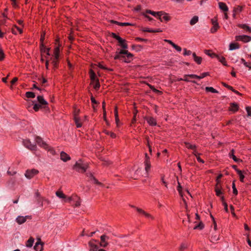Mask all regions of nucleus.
<instances>
[{
	"instance_id": "nucleus-1",
	"label": "nucleus",
	"mask_w": 251,
	"mask_h": 251,
	"mask_svg": "<svg viewBox=\"0 0 251 251\" xmlns=\"http://www.w3.org/2000/svg\"><path fill=\"white\" fill-rule=\"evenodd\" d=\"M114 59H122L125 62L129 63L132 60L133 54L127 50H121L116 52Z\"/></svg>"
},
{
	"instance_id": "nucleus-2",
	"label": "nucleus",
	"mask_w": 251,
	"mask_h": 251,
	"mask_svg": "<svg viewBox=\"0 0 251 251\" xmlns=\"http://www.w3.org/2000/svg\"><path fill=\"white\" fill-rule=\"evenodd\" d=\"M88 167V165L87 164L83 163L82 160L80 159L75 162L73 167V169L78 172L84 173Z\"/></svg>"
},
{
	"instance_id": "nucleus-3",
	"label": "nucleus",
	"mask_w": 251,
	"mask_h": 251,
	"mask_svg": "<svg viewBox=\"0 0 251 251\" xmlns=\"http://www.w3.org/2000/svg\"><path fill=\"white\" fill-rule=\"evenodd\" d=\"M35 141H36V142L37 143V144L39 146H40V147H43L44 149H45L46 150H48V151H50V153L52 154H53V155L55 154V151H54V150L52 148H50L47 145V144L42 140V139L41 137H40L39 136H37L35 138Z\"/></svg>"
},
{
	"instance_id": "nucleus-4",
	"label": "nucleus",
	"mask_w": 251,
	"mask_h": 251,
	"mask_svg": "<svg viewBox=\"0 0 251 251\" xmlns=\"http://www.w3.org/2000/svg\"><path fill=\"white\" fill-rule=\"evenodd\" d=\"M39 171L35 169L30 170H27L25 174V176L28 179H31L35 175L38 174Z\"/></svg>"
},
{
	"instance_id": "nucleus-5",
	"label": "nucleus",
	"mask_w": 251,
	"mask_h": 251,
	"mask_svg": "<svg viewBox=\"0 0 251 251\" xmlns=\"http://www.w3.org/2000/svg\"><path fill=\"white\" fill-rule=\"evenodd\" d=\"M23 145L27 149L31 151L36 150L37 147L36 145L31 144L30 141L29 139H25L23 140Z\"/></svg>"
},
{
	"instance_id": "nucleus-6",
	"label": "nucleus",
	"mask_w": 251,
	"mask_h": 251,
	"mask_svg": "<svg viewBox=\"0 0 251 251\" xmlns=\"http://www.w3.org/2000/svg\"><path fill=\"white\" fill-rule=\"evenodd\" d=\"M31 216L30 215L25 216H18L16 219V221L19 225H22L25 223L27 219H31Z\"/></svg>"
},
{
	"instance_id": "nucleus-7",
	"label": "nucleus",
	"mask_w": 251,
	"mask_h": 251,
	"mask_svg": "<svg viewBox=\"0 0 251 251\" xmlns=\"http://www.w3.org/2000/svg\"><path fill=\"white\" fill-rule=\"evenodd\" d=\"M236 41H241L244 43H248L251 41V36L243 35H238L235 36Z\"/></svg>"
},
{
	"instance_id": "nucleus-8",
	"label": "nucleus",
	"mask_w": 251,
	"mask_h": 251,
	"mask_svg": "<svg viewBox=\"0 0 251 251\" xmlns=\"http://www.w3.org/2000/svg\"><path fill=\"white\" fill-rule=\"evenodd\" d=\"M109 239V237L104 234L100 236V246L102 247L105 248L108 245V243L106 241V240Z\"/></svg>"
},
{
	"instance_id": "nucleus-9",
	"label": "nucleus",
	"mask_w": 251,
	"mask_h": 251,
	"mask_svg": "<svg viewBox=\"0 0 251 251\" xmlns=\"http://www.w3.org/2000/svg\"><path fill=\"white\" fill-rule=\"evenodd\" d=\"M43 244L44 243L41 241V239L38 238V241L34 246V250H35L36 251H42L43 249Z\"/></svg>"
},
{
	"instance_id": "nucleus-10",
	"label": "nucleus",
	"mask_w": 251,
	"mask_h": 251,
	"mask_svg": "<svg viewBox=\"0 0 251 251\" xmlns=\"http://www.w3.org/2000/svg\"><path fill=\"white\" fill-rule=\"evenodd\" d=\"M220 181H218L215 187V191L216 194L217 196L220 197L222 194L223 192L221 191V186L220 185Z\"/></svg>"
},
{
	"instance_id": "nucleus-11",
	"label": "nucleus",
	"mask_w": 251,
	"mask_h": 251,
	"mask_svg": "<svg viewBox=\"0 0 251 251\" xmlns=\"http://www.w3.org/2000/svg\"><path fill=\"white\" fill-rule=\"evenodd\" d=\"M60 159L64 162H67L71 159L70 156L64 151L60 152Z\"/></svg>"
},
{
	"instance_id": "nucleus-12",
	"label": "nucleus",
	"mask_w": 251,
	"mask_h": 251,
	"mask_svg": "<svg viewBox=\"0 0 251 251\" xmlns=\"http://www.w3.org/2000/svg\"><path fill=\"white\" fill-rule=\"evenodd\" d=\"M38 104H41V106L48 105V102L44 99L42 96H38L37 97Z\"/></svg>"
},
{
	"instance_id": "nucleus-13",
	"label": "nucleus",
	"mask_w": 251,
	"mask_h": 251,
	"mask_svg": "<svg viewBox=\"0 0 251 251\" xmlns=\"http://www.w3.org/2000/svg\"><path fill=\"white\" fill-rule=\"evenodd\" d=\"M117 41L119 43V45L124 49H126L127 48L128 46L127 44L126 43V41L125 39H123L121 37H120L118 39Z\"/></svg>"
},
{
	"instance_id": "nucleus-14",
	"label": "nucleus",
	"mask_w": 251,
	"mask_h": 251,
	"mask_svg": "<svg viewBox=\"0 0 251 251\" xmlns=\"http://www.w3.org/2000/svg\"><path fill=\"white\" fill-rule=\"evenodd\" d=\"M145 119L150 126H154L156 125V120L153 117H146Z\"/></svg>"
},
{
	"instance_id": "nucleus-15",
	"label": "nucleus",
	"mask_w": 251,
	"mask_h": 251,
	"mask_svg": "<svg viewBox=\"0 0 251 251\" xmlns=\"http://www.w3.org/2000/svg\"><path fill=\"white\" fill-rule=\"evenodd\" d=\"M234 153V149H232L230 151V152L229 153V156L233 159V160L236 162H242V160L240 159L237 158L235 155Z\"/></svg>"
},
{
	"instance_id": "nucleus-16",
	"label": "nucleus",
	"mask_w": 251,
	"mask_h": 251,
	"mask_svg": "<svg viewBox=\"0 0 251 251\" xmlns=\"http://www.w3.org/2000/svg\"><path fill=\"white\" fill-rule=\"evenodd\" d=\"M74 119L76 125V126L77 128L80 127L82 126V123L81 120L79 116H77V115H75V116L74 117Z\"/></svg>"
},
{
	"instance_id": "nucleus-17",
	"label": "nucleus",
	"mask_w": 251,
	"mask_h": 251,
	"mask_svg": "<svg viewBox=\"0 0 251 251\" xmlns=\"http://www.w3.org/2000/svg\"><path fill=\"white\" fill-rule=\"evenodd\" d=\"M238 26L245 29L246 32L251 33V27L246 24H238Z\"/></svg>"
},
{
	"instance_id": "nucleus-18",
	"label": "nucleus",
	"mask_w": 251,
	"mask_h": 251,
	"mask_svg": "<svg viewBox=\"0 0 251 251\" xmlns=\"http://www.w3.org/2000/svg\"><path fill=\"white\" fill-rule=\"evenodd\" d=\"M239 109V106L238 104L235 102L230 103V107L229 108V110L233 112H235L238 111Z\"/></svg>"
},
{
	"instance_id": "nucleus-19",
	"label": "nucleus",
	"mask_w": 251,
	"mask_h": 251,
	"mask_svg": "<svg viewBox=\"0 0 251 251\" xmlns=\"http://www.w3.org/2000/svg\"><path fill=\"white\" fill-rule=\"evenodd\" d=\"M218 4L220 9L223 10L224 12H227L228 10L227 6L224 2H219Z\"/></svg>"
},
{
	"instance_id": "nucleus-20",
	"label": "nucleus",
	"mask_w": 251,
	"mask_h": 251,
	"mask_svg": "<svg viewBox=\"0 0 251 251\" xmlns=\"http://www.w3.org/2000/svg\"><path fill=\"white\" fill-rule=\"evenodd\" d=\"M88 244L90 247V251H98L99 250L98 246L93 243L91 241L89 242Z\"/></svg>"
},
{
	"instance_id": "nucleus-21",
	"label": "nucleus",
	"mask_w": 251,
	"mask_h": 251,
	"mask_svg": "<svg viewBox=\"0 0 251 251\" xmlns=\"http://www.w3.org/2000/svg\"><path fill=\"white\" fill-rule=\"evenodd\" d=\"M40 50H41V51L42 52H46V53L48 55H50V53L49 52V50H50V48H46L44 46L43 43L41 44Z\"/></svg>"
},
{
	"instance_id": "nucleus-22",
	"label": "nucleus",
	"mask_w": 251,
	"mask_h": 251,
	"mask_svg": "<svg viewBox=\"0 0 251 251\" xmlns=\"http://www.w3.org/2000/svg\"><path fill=\"white\" fill-rule=\"evenodd\" d=\"M194 61L198 64H201L202 61V58L201 57L197 56L196 54L194 52L192 54Z\"/></svg>"
},
{
	"instance_id": "nucleus-23",
	"label": "nucleus",
	"mask_w": 251,
	"mask_h": 251,
	"mask_svg": "<svg viewBox=\"0 0 251 251\" xmlns=\"http://www.w3.org/2000/svg\"><path fill=\"white\" fill-rule=\"evenodd\" d=\"M34 242V239L30 237L29 239L26 241V247L28 248H30L33 246V243Z\"/></svg>"
},
{
	"instance_id": "nucleus-24",
	"label": "nucleus",
	"mask_w": 251,
	"mask_h": 251,
	"mask_svg": "<svg viewBox=\"0 0 251 251\" xmlns=\"http://www.w3.org/2000/svg\"><path fill=\"white\" fill-rule=\"evenodd\" d=\"M239 48V45L237 43H230L229 46V49L230 50H232Z\"/></svg>"
},
{
	"instance_id": "nucleus-25",
	"label": "nucleus",
	"mask_w": 251,
	"mask_h": 251,
	"mask_svg": "<svg viewBox=\"0 0 251 251\" xmlns=\"http://www.w3.org/2000/svg\"><path fill=\"white\" fill-rule=\"evenodd\" d=\"M199 21V17L197 16H194L190 21V24L193 25L196 24Z\"/></svg>"
},
{
	"instance_id": "nucleus-26",
	"label": "nucleus",
	"mask_w": 251,
	"mask_h": 251,
	"mask_svg": "<svg viewBox=\"0 0 251 251\" xmlns=\"http://www.w3.org/2000/svg\"><path fill=\"white\" fill-rule=\"evenodd\" d=\"M215 57L217 58V59L219 60V61L220 62H221L224 65L227 66V64L226 63V59L224 57L220 56L217 55V56Z\"/></svg>"
},
{
	"instance_id": "nucleus-27",
	"label": "nucleus",
	"mask_w": 251,
	"mask_h": 251,
	"mask_svg": "<svg viewBox=\"0 0 251 251\" xmlns=\"http://www.w3.org/2000/svg\"><path fill=\"white\" fill-rule=\"evenodd\" d=\"M37 201H38L39 203L41 202V206H43V202L44 201L46 202L47 204H49L50 203V201L48 200L44 199V198H39L38 199Z\"/></svg>"
},
{
	"instance_id": "nucleus-28",
	"label": "nucleus",
	"mask_w": 251,
	"mask_h": 251,
	"mask_svg": "<svg viewBox=\"0 0 251 251\" xmlns=\"http://www.w3.org/2000/svg\"><path fill=\"white\" fill-rule=\"evenodd\" d=\"M32 102L33 104V109L35 111H38L40 108L42 107V106H41V104L35 103V101H32Z\"/></svg>"
},
{
	"instance_id": "nucleus-29",
	"label": "nucleus",
	"mask_w": 251,
	"mask_h": 251,
	"mask_svg": "<svg viewBox=\"0 0 251 251\" xmlns=\"http://www.w3.org/2000/svg\"><path fill=\"white\" fill-rule=\"evenodd\" d=\"M184 144L186 146V147L189 149L194 150L196 148V146L195 145H192L189 142H184Z\"/></svg>"
},
{
	"instance_id": "nucleus-30",
	"label": "nucleus",
	"mask_w": 251,
	"mask_h": 251,
	"mask_svg": "<svg viewBox=\"0 0 251 251\" xmlns=\"http://www.w3.org/2000/svg\"><path fill=\"white\" fill-rule=\"evenodd\" d=\"M205 89L206 92H210L213 93H218V91L217 90H216V89H215L214 88H213L212 87H206Z\"/></svg>"
},
{
	"instance_id": "nucleus-31",
	"label": "nucleus",
	"mask_w": 251,
	"mask_h": 251,
	"mask_svg": "<svg viewBox=\"0 0 251 251\" xmlns=\"http://www.w3.org/2000/svg\"><path fill=\"white\" fill-rule=\"evenodd\" d=\"M56 195L59 198L66 199V196L63 193L62 191H56L55 193Z\"/></svg>"
},
{
	"instance_id": "nucleus-32",
	"label": "nucleus",
	"mask_w": 251,
	"mask_h": 251,
	"mask_svg": "<svg viewBox=\"0 0 251 251\" xmlns=\"http://www.w3.org/2000/svg\"><path fill=\"white\" fill-rule=\"evenodd\" d=\"M219 28V25L218 24H214V25H213V27L211 28V32L215 33L217 31L218 29Z\"/></svg>"
},
{
	"instance_id": "nucleus-33",
	"label": "nucleus",
	"mask_w": 251,
	"mask_h": 251,
	"mask_svg": "<svg viewBox=\"0 0 251 251\" xmlns=\"http://www.w3.org/2000/svg\"><path fill=\"white\" fill-rule=\"evenodd\" d=\"M144 163H145V171L148 173L151 168V162L147 161V162H144Z\"/></svg>"
},
{
	"instance_id": "nucleus-34",
	"label": "nucleus",
	"mask_w": 251,
	"mask_h": 251,
	"mask_svg": "<svg viewBox=\"0 0 251 251\" xmlns=\"http://www.w3.org/2000/svg\"><path fill=\"white\" fill-rule=\"evenodd\" d=\"M204 224L202 223V222H200V223L196 226L194 227V229H199L200 230H201L203 228H204Z\"/></svg>"
},
{
	"instance_id": "nucleus-35",
	"label": "nucleus",
	"mask_w": 251,
	"mask_h": 251,
	"mask_svg": "<svg viewBox=\"0 0 251 251\" xmlns=\"http://www.w3.org/2000/svg\"><path fill=\"white\" fill-rule=\"evenodd\" d=\"M25 96L28 98H34L35 97V93L32 92H26Z\"/></svg>"
},
{
	"instance_id": "nucleus-36",
	"label": "nucleus",
	"mask_w": 251,
	"mask_h": 251,
	"mask_svg": "<svg viewBox=\"0 0 251 251\" xmlns=\"http://www.w3.org/2000/svg\"><path fill=\"white\" fill-rule=\"evenodd\" d=\"M59 47H56L54 51V56L56 59H58L59 57Z\"/></svg>"
},
{
	"instance_id": "nucleus-37",
	"label": "nucleus",
	"mask_w": 251,
	"mask_h": 251,
	"mask_svg": "<svg viewBox=\"0 0 251 251\" xmlns=\"http://www.w3.org/2000/svg\"><path fill=\"white\" fill-rule=\"evenodd\" d=\"M156 14L157 15V17L159 19V20L161 22H162V19L161 17L163 16L165 14V12L163 11H161L157 12Z\"/></svg>"
},
{
	"instance_id": "nucleus-38",
	"label": "nucleus",
	"mask_w": 251,
	"mask_h": 251,
	"mask_svg": "<svg viewBox=\"0 0 251 251\" xmlns=\"http://www.w3.org/2000/svg\"><path fill=\"white\" fill-rule=\"evenodd\" d=\"M236 172L240 176V180L242 182H244V178L245 177L243 175L241 171L239 170H236Z\"/></svg>"
},
{
	"instance_id": "nucleus-39",
	"label": "nucleus",
	"mask_w": 251,
	"mask_h": 251,
	"mask_svg": "<svg viewBox=\"0 0 251 251\" xmlns=\"http://www.w3.org/2000/svg\"><path fill=\"white\" fill-rule=\"evenodd\" d=\"M220 237L218 235H213L211 237V241L213 243L218 241Z\"/></svg>"
},
{
	"instance_id": "nucleus-40",
	"label": "nucleus",
	"mask_w": 251,
	"mask_h": 251,
	"mask_svg": "<svg viewBox=\"0 0 251 251\" xmlns=\"http://www.w3.org/2000/svg\"><path fill=\"white\" fill-rule=\"evenodd\" d=\"M204 53L212 58L215 57L217 56V54H216L215 53H210L209 50H205Z\"/></svg>"
},
{
	"instance_id": "nucleus-41",
	"label": "nucleus",
	"mask_w": 251,
	"mask_h": 251,
	"mask_svg": "<svg viewBox=\"0 0 251 251\" xmlns=\"http://www.w3.org/2000/svg\"><path fill=\"white\" fill-rule=\"evenodd\" d=\"M148 85L154 92L158 94H161L162 93L161 91L156 89L153 86H152L149 84H148Z\"/></svg>"
},
{
	"instance_id": "nucleus-42",
	"label": "nucleus",
	"mask_w": 251,
	"mask_h": 251,
	"mask_svg": "<svg viewBox=\"0 0 251 251\" xmlns=\"http://www.w3.org/2000/svg\"><path fill=\"white\" fill-rule=\"evenodd\" d=\"M90 78L92 81H95L97 79H96V74L94 73V72L92 70H91L90 71Z\"/></svg>"
},
{
	"instance_id": "nucleus-43",
	"label": "nucleus",
	"mask_w": 251,
	"mask_h": 251,
	"mask_svg": "<svg viewBox=\"0 0 251 251\" xmlns=\"http://www.w3.org/2000/svg\"><path fill=\"white\" fill-rule=\"evenodd\" d=\"M75 199H76V202L75 203V206L78 207L81 204V199L77 197V196H75Z\"/></svg>"
},
{
	"instance_id": "nucleus-44",
	"label": "nucleus",
	"mask_w": 251,
	"mask_h": 251,
	"mask_svg": "<svg viewBox=\"0 0 251 251\" xmlns=\"http://www.w3.org/2000/svg\"><path fill=\"white\" fill-rule=\"evenodd\" d=\"M242 10V7L240 6H238L237 7H235L233 9V12L238 13L240 12Z\"/></svg>"
},
{
	"instance_id": "nucleus-45",
	"label": "nucleus",
	"mask_w": 251,
	"mask_h": 251,
	"mask_svg": "<svg viewBox=\"0 0 251 251\" xmlns=\"http://www.w3.org/2000/svg\"><path fill=\"white\" fill-rule=\"evenodd\" d=\"M232 189H233V194H235V195H237L238 194V191H237V189L236 188L234 181H233L232 182Z\"/></svg>"
},
{
	"instance_id": "nucleus-46",
	"label": "nucleus",
	"mask_w": 251,
	"mask_h": 251,
	"mask_svg": "<svg viewBox=\"0 0 251 251\" xmlns=\"http://www.w3.org/2000/svg\"><path fill=\"white\" fill-rule=\"evenodd\" d=\"M162 19L166 21H169L171 19V17L168 16V14L166 13L163 16Z\"/></svg>"
},
{
	"instance_id": "nucleus-47",
	"label": "nucleus",
	"mask_w": 251,
	"mask_h": 251,
	"mask_svg": "<svg viewBox=\"0 0 251 251\" xmlns=\"http://www.w3.org/2000/svg\"><path fill=\"white\" fill-rule=\"evenodd\" d=\"M188 76L191 77V78H198V79H199V75H196L191 74V75H184L185 77H188Z\"/></svg>"
},
{
	"instance_id": "nucleus-48",
	"label": "nucleus",
	"mask_w": 251,
	"mask_h": 251,
	"mask_svg": "<svg viewBox=\"0 0 251 251\" xmlns=\"http://www.w3.org/2000/svg\"><path fill=\"white\" fill-rule=\"evenodd\" d=\"M92 181L94 183L99 185H102V184L99 182L95 177H92Z\"/></svg>"
},
{
	"instance_id": "nucleus-49",
	"label": "nucleus",
	"mask_w": 251,
	"mask_h": 251,
	"mask_svg": "<svg viewBox=\"0 0 251 251\" xmlns=\"http://www.w3.org/2000/svg\"><path fill=\"white\" fill-rule=\"evenodd\" d=\"M209 75V74L208 72L203 73L201 74V75H199V79L203 78L204 77H205L207 75Z\"/></svg>"
},
{
	"instance_id": "nucleus-50",
	"label": "nucleus",
	"mask_w": 251,
	"mask_h": 251,
	"mask_svg": "<svg viewBox=\"0 0 251 251\" xmlns=\"http://www.w3.org/2000/svg\"><path fill=\"white\" fill-rule=\"evenodd\" d=\"M104 132L105 133V134H106L107 135H109L113 138H114L116 137V134L115 133H114L113 132H109V131H107L106 130L104 131Z\"/></svg>"
},
{
	"instance_id": "nucleus-51",
	"label": "nucleus",
	"mask_w": 251,
	"mask_h": 251,
	"mask_svg": "<svg viewBox=\"0 0 251 251\" xmlns=\"http://www.w3.org/2000/svg\"><path fill=\"white\" fill-rule=\"evenodd\" d=\"M182 187L180 185V183L179 182V181H178V186H177V190L179 193V195L182 197Z\"/></svg>"
},
{
	"instance_id": "nucleus-52",
	"label": "nucleus",
	"mask_w": 251,
	"mask_h": 251,
	"mask_svg": "<svg viewBox=\"0 0 251 251\" xmlns=\"http://www.w3.org/2000/svg\"><path fill=\"white\" fill-rule=\"evenodd\" d=\"M100 83L99 82V79H96V83L95 84V85L94 86V89L97 90V89H98L100 88Z\"/></svg>"
},
{
	"instance_id": "nucleus-53",
	"label": "nucleus",
	"mask_w": 251,
	"mask_h": 251,
	"mask_svg": "<svg viewBox=\"0 0 251 251\" xmlns=\"http://www.w3.org/2000/svg\"><path fill=\"white\" fill-rule=\"evenodd\" d=\"M246 111L248 113V116H251V106H247L246 107Z\"/></svg>"
},
{
	"instance_id": "nucleus-54",
	"label": "nucleus",
	"mask_w": 251,
	"mask_h": 251,
	"mask_svg": "<svg viewBox=\"0 0 251 251\" xmlns=\"http://www.w3.org/2000/svg\"><path fill=\"white\" fill-rule=\"evenodd\" d=\"M4 58V54L1 49L0 48V61H1Z\"/></svg>"
},
{
	"instance_id": "nucleus-55",
	"label": "nucleus",
	"mask_w": 251,
	"mask_h": 251,
	"mask_svg": "<svg viewBox=\"0 0 251 251\" xmlns=\"http://www.w3.org/2000/svg\"><path fill=\"white\" fill-rule=\"evenodd\" d=\"M184 55H189L192 53V52L190 50H187L186 49H184Z\"/></svg>"
},
{
	"instance_id": "nucleus-56",
	"label": "nucleus",
	"mask_w": 251,
	"mask_h": 251,
	"mask_svg": "<svg viewBox=\"0 0 251 251\" xmlns=\"http://www.w3.org/2000/svg\"><path fill=\"white\" fill-rule=\"evenodd\" d=\"M51 59H52V63L53 64V66L54 67H56L57 64V60L58 59H56L55 57H54L53 58H51Z\"/></svg>"
},
{
	"instance_id": "nucleus-57",
	"label": "nucleus",
	"mask_w": 251,
	"mask_h": 251,
	"mask_svg": "<svg viewBox=\"0 0 251 251\" xmlns=\"http://www.w3.org/2000/svg\"><path fill=\"white\" fill-rule=\"evenodd\" d=\"M187 247L185 245V244L184 243H182L180 246V248H179V250L181 251H183L184 250H185V249H186Z\"/></svg>"
},
{
	"instance_id": "nucleus-58",
	"label": "nucleus",
	"mask_w": 251,
	"mask_h": 251,
	"mask_svg": "<svg viewBox=\"0 0 251 251\" xmlns=\"http://www.w3.org/2000/svg\"><path fill=\"white\" fill-rule=\"evenodd\" d=\"M173 47L178 51L180 52L181 51V47H179L178 46L176 45V44H175L173 46Z\"/></svg>"
},
{
	"instance_id": "nucleus-59",
	"label": "nucleus",
	"mask_w": 251,
	"mask_h": 251,
	"mask_svg": "<svg viewBox=\"0 0 251 251\" xmlns=\"http://www.w3.org/2000/svg\"><path fill=\"white\" fill-rule=\"evenodd\" d=\"M131 25H132L129 23H119V25H121V26Z\"/></svg>"
},
{
	"instance_id": "nucleus-60",
	"label": "nucleus",
	"mask_w": 251,
	"mask_h": 251,
	"mask_svg": "<svg viewBox=\"0 0 251 251\" xmlns=\"http://www.w3.org/2000/svg\"><path fill=\"white\" fill-rule=\"evenodd\" d=\"M161 181L164 184L166 187L167 188V183L164 180V176H161Z\"/></svg>"
},
{
	"instance_id": "nucleus-61",
	"label": "nucleus",
	"mask_w": 251,
	"mask_h": 251,
	"mask_svg": "<svg viewBox=\"0 0 251 251\" xmlns=\"http://www.w3.org/2000/svg\"><path fill=\"white\" fill-rule=\"evenodd\" d=\"M165 42H167L168 43H169V44H170L171 46H172L173 47L174 46V45L175 44L174 43H173L171 40H168V39H165L164 40Z\"/></svg>"
},
{
	"instance_id": "nucleus-62",
	"label": "nucleus",
	"mask_w": 251,
	"mask_h": 251,
	"mask_svg": "<svg viewBox=\"0 0 251 251\" xmlns=\"http://www.w3.org/2000/svg\"><path fill=\"white\" fill-rule=\"evenodd\" d=\"M142 30L143 31H146L149 32H155V30L150 29L149 28H144Z\"/></svg>"
},
{
	"instance_id": "nucleus-63",
	"label": "nucleus",
	"mask_w": 251,
	"mask_h": 251,
	"mask_svg": "<svg viewBox=\"0 0 251 251\" xmlns=\"http://www.w3.org/2000/svg\"><path fill=\"white\" fill-rule=\"evenodd\" d=\"M222 84L226 87L227 88H228V89L229 90H232V87L228 85H227V84L224 83V82H222Z\"/></svg>"
},
{
	"instance_id": "nucleus-64",
	"label": "nucleus",
	"mask_w": 251,
	"mask_h": 251,
	"mask_svg": "<svg viewBox=\"0 0 251 251\" xmlns=\"http://www.w3.org/2000/svg\"><path fill=\"white\" fill-rule=\"evenodd\" d=\"M111 35L114 38H115L117 40H118V38L120 37L119 36L116 35V34L115 33H112Z\"/></svg>"
}]
</instances>
